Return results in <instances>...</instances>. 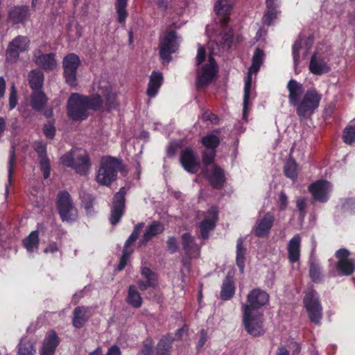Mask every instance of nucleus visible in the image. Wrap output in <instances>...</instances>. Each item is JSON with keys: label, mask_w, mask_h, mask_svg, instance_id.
Segmentation results:
<instances>
[{"label": "nucleus", "mask_w": 355, "mask_h": 355, "mask_svg": "<svg viewBox=\"0 0 355 355\" xmlns=\"http://www.w3.org/2000/svg\"><path fill=\"white\" fill-rule=\"evenodd\" d=\"M179 147V144L177 141H171L167 147L166 153L168 157H173Z\"/></svg>", "instance_id": "nucleus-58"}, {"label": "nucleus", "mask_w": 355, "mask_h": 355, "mask_svg": "<svg viewBox=\"0 0 355 355\" xmlns=\"http://www.w3.org/2000/svg\"><path fill=\"white\" fill-rule=\"evenodd\" d=\"M350 252L341 248L337 250L335 256L337 259L336 268L340 275L349 276L355 271V259L350 258Z\"/></svg>", "instance_id": "nucleus-10"}, {"label": "nucleus", "mask_w": 355, "mask_h": 355, "mask_svg": "<svg viewBox=\"0 0 355 355\" xmlns=\"http://www.w3.org/2000/svg\"><path fill=\"white\" fill-rule=\"evenodd\" d=\"M264 57L263 51L260 49H256L253 57H252V64L250 67L248 73V76L245 80V87H244V96H243V114L245 115L247 112V109L248 106V102L250 98V93L252 83V73H257L259 70L260 66L262 64L263 60Z\"/></svg>", "instance_id": "nucleus-7"}, {"label": "nucleus", "mask_w": 355, "mask_h": 355, "mask_svg": "<svg viewBox=\"0 0 355 355\" xmlns=\"http://www.w3.org/2000/svg\"><path fill=\"white\" fill-rule=\"evenodd\" d=\"M23 244L28 252H32L38 248L39 234L37 231H33L23 241Z\"/></svg>", "instance_id": "nucleus-39"}, {"label": "nucleus", "mask_w": 355, "mask_h": 355, "mask_svg": "<svg viewBox=\"0 0 355 355\" xmlns=\"http://www.w3.org/2000/svg\"><path fill=\"white\" fill-rule=\"evenodd\" d=\"M164 230V224L157 220L153 221L146 227L142 240L140 241V245H145L153 237L162 234Z\"/></svg>", "instance_id": "nucleus-25"}, {"label": "nucleus", "mask_w": 355, "mask_h": 355, "mask_svg": "<svg viewBox=\"0 0 355 355\" xmlns=\"http://www.w3.org/2000/svg\"><path fill=\"white\" fill-rule=\"evenodd\" d=\"M302 48V40L300 39L297 40L292 47V53L294 60V64L297 66L300 61V51Z\"/></svg>", "instance_id": "nucleus-49"}, {"label": "nucleus", "mask_w": 355, "mask_h": 355, "mask_svg": "<svg viewBox=\"0 0 355 355\" xmlns=\"http://www.w3.org/2000/svg\"><path fill=\"white\" fill-rule=\"evenodd\" d=\"M215 157V150L206 149L202 153V162L205 165H209L214 161Z\"/></svg>", "instance_id": "nucleus-51"}, {"label": "nucleus", "mask_w": 355, "mask_h": 355, "mask_svg": "<svg viewBox=\"0 0 355 355\" xmlns=\"http://www.w3.org/2000/svg\"><path fill=\"white\" fill-rule=\"evenodd\" d=\"M209 180L214 188H220L225 181L223 170L220 167L215 166L212 173L209 177Z\"/></svg>", "instance_id": "nucleus-36"}, {"label": "nucleus", "mask_w": 355, "mask_h": 355, "mask_svg": "<svg viewBox=\"0 0 355 355\" xmlns=\"http://www.w3.org/2000/svg\"><path fill=\"white\" fill-rule=\"evenodd\" d=\"M173 338L171 336H164L158 343L155 355H170L171 343Z\"/></svg>", "instance_id": "nucleus-37"}, {"label": "nucleus", "mask_w": 355, "mask_h": 355, "mask_svg": "<svg viewBox=\"0 0 355 355\" xmlns=\"http://www.w3.org/2000/svg\"><path fill=\"white\" fill-rule=\"evenodd\" d=\"M234 292L235 287L234 282L230 277L227 276L223 282L220 297L223 300H230L234 295Z\"/></svg>", "instance_id": "nucleus-34"}, {"label": "nucleus", "mask_w": 355, "mask_h": 355, "mask_svg": "<svg viewBox=\"0 0 355 355\" xmlns=\"http://www.w3.org/2000/svg\"><path fill=\"white\" fill-rule=\"evenodd\" d=\"M232 32L230 31L228 32L224 33L223 35L221 40L219 41L221 48L223 50L227 51L230 49L232 43Z\"/></svg>", "instance_id": "nucleus-47"}, {"label": "nucleus", "mask_w": 355, "mask_h": 355, "mask_svg": "<svg viewBox=\"0 0 355 355\" xmlns=\"http://www.w3.org/2000/svg\"><path fill=\"white\" fill-rule=\"evenodd\" d=\"M144 223H140L136 225L134 227L132 233L128 237L127 241L125 243L124 248L128 250V248L130 245H132L138 238L141 229L144 227Z\"/></svg>", "instance_id": "nucleus-45"}, {"label": "nucleus", "mask_w": 355, "mask_h": 355, "mask_svg": "<svg viewBox=\"0 0 355 355\" xmlns=\"http://www.w3.org/2000/svg\"><path fill=\"white\" fill-rule=\"evenodd\" d=\"M180 162L184 170L189 173H196L199 169L198 155L191 148H186L181 152Z\"/></svg>", "instance_id": "nucleus-16"}, {"label": "nucleus", "mask_w": 355, "mask_h": 355, "mask_svg": "<svg viewBox=\"0 0 355 355\" xmlns=\"http://www.w3.org/2000/svg\"><path fill=\"white\" fill-rule=\"evenodd\" d=\"M202 119L204 121H209L214 124H216L218 121L217 116L209 111L205 112L202 114Z\"/></svg>", "instance_id": "nucleus-61"}, {"label": "nucleus", "mask_w": 355, "mask_h": 355, "mask_svg": "<svg viewBox=\"0 0 355 355\" xmlns=\"http://www.w3.org/2000/svg\"><path fill=\"white\" fill-rule=\"evenodd\" d=\"M123 171L121 159L107 157L102 158L96 180L101 185L109 186L116 179L117 172Z\"/></svg>", "instance_id": "nucleus-2"}, {"label": "nucleus", "mask_w": 355, "mask_h": 355, "mask_svg": "<svg viewBox=\"0 0 355 355\" xmlns=\"http://www.w3.org/2000/svg\"><path fill=\"white\" fill-rule=\"evenodd\" d=\"M30 40L26 36L18 35L8 44L6 50V59L14 62L19 58V53L27 51L29 48Z\"/></svg>", "instance_id": "nucleus-13"}, {"label": "nucleus", "mask_w": 355, "mask_h": 355, "mask_svg": "<svg viewBox=\"0 0 355 355\" xmlns=\"http://www.w3.org/2000/svg\"><path fill=\"white\" fill-rule=\"evenodd\" d=\"M57 208L62 221L72 222L78 218V210L73 203L70 194L67 191L58 193Z\"/></svg>", "instance_id": "nucleus-5"}, {"label": "nucleus", "mask_w": 355, "mask_h": 355, "mask_svg": "<svg viewBox=\"0 0 355 355\" xmlns=\"http://www.w3.org/2000/svg\"><path fill=\"white\" fill-rule=\"evenodd\" d=\"M287 89L289 93L288 100L290 104L296 106L299 103L298 100L300 97L304 92L302 85L297 82L295 80L291 79L287 84Z\"/></svg>", "instance_id": "nucleus-28"}, {"label": "nucleus", "mask_w": 355, "mask_h": 355, "mask_svg": "<svg viewBox=\"0 0 355 355\" xmlns=\"http://www.w3.org/2000/svg\"><path fill=\"white\" fill-rule=\"evenodd\" d=\"M301 236L295 234L289 241L287 246L288 257L291 263L297 261L300 257Z\"/></svg>", "instance_id": "nucleus-27"}, {"label": "nucleus", "mask_w": 355, "mask_h": 355, "mask_svg": "<svg viewBox=\"0 0 355 355\" xmlns=\"http://www.w3.org/2000/svg\"><path fill=\"white\" fill-rule=\"evenodd\" d=\"M297 165L293 159H288L284 165V173L286 177L294 180L297 177Z\"/></svg>", "instance_id": "nucleus-43"}, {"label": "nucleus", "mask_w": 355, "mask_h": 355, "mask_svg": "<svg viewBox=\"0 0 355 355\" xmlns=\"http://www.w3.org/2000/svg\"><path fill=\"white\" fill-rule=\"evenodd\" d=\"M126 195V189L121 187L116 192L113 198L112 205L110 210V222L112 225H115L119 223L125 212V197Z\"/></svg>", "instance_id": "nucleus-11"}, {"label": "nucleus", "mask_w": 355, "mask_h": 355, "mask_svg": "<svg viewBox=\"0 0 355 355\" xmlns=\"http://www.w3.org/2000/svg\"><path fill=\"white\" fill-rule=\"evenodd\" d=\"M94 198L91 195H87L85 196L83 200V205L85 209L87 214H92L94 212Z\"/></svg>", "instance_id": "nucleus-50"}, {"label": "nucleus", "mask_w": 355, "mask_h": 355, "mask_svg": "<svg viewBox=\"0 0 355 355\" xmlns=\"http://www.w3.org/2000/svg\"><path fill=\"white\" fill-rule=\"evenodd\" d=\"M28 16V8L26 6L13 8L8 14V19L12 24L23 23Z\"/></svg>", "instance_id": "nucleus-31"}, {"label": "nucleus", "mask_w": 355, "mask_h": 355, "mask_svg": "<svg viewBox=\"0 0 355 355\" xmlns=\"http://www.w3.org/2000/svg\"><path fill=\"white\" fill-rule=\"evenodd\" d=\"M92 315V307L85 306L76 307L73 311V326L76 329L82 328Z\"/></svg>", "instance_id": "nucleus-21"}, {"label": "nucleus", "mask_w": 355, "mask_h": 355, "mask_svg": "<svg viewBox=\"0 0 355 355\" xmlns=\"http://www.w3.org/2000/svg\"><path fill=\"white\" fill-rule=\"evenodd\" d=\"M275 217L270 212H267L263 218L257 223L254 232L257 237L263 238L268 236L272 227Z\"/></svg>", "instance_id": "nucleus-24"}, {"label": "nucleus", "mask_w": 355, "mask_h": 355, "mask_svg": "<svg viewBox=\"0 0 355 355\" xmlns=\"http://www.w3.org/2000/svg\"><path fill=\"white\" fill-rule=\"evenodd\" d=\"M177 35L175 31H169L162 39L159 44V54L161 58L167 62L171 60V55L175 53L178 49L176 42Z\"/></svg>", "instance_id": "nucleus-14"}, {"label": "nucleus", "mask_w": 355, "mask_h": 355, "mask_svg": "<svg viewBox=\"0 0 355 355\" xmlns=\"http://www.w3.org/2000/svg\"><path fill=\"white\" fill-rule=\"evenodd\" d=\"M309 70L315 75H322L328 73L330 68L323 58L313 54L311 58Z\"/></svg>", "instance_id": "nucleus-29"}, {"label": "nucleus", "mask_w": 355, "mask_h": 355, "mask_svg": "<svg viewBox=\"0 0 355 355\" xmlns=\"http://www.w3.org/2000/svg\"><path fill=\"white\" fill-rule=\"evenodd\" d=\"M297 209L302 217H304L306 213V201L304 198H298L296 202Z\"/></svg>", "instance_id": "nucleus-60"}, {"label": "nucleus", "mask_w": 355, "mask_h": 355, "mask_svg": "<svg viewBox=\"0 0 355 355\" xmlns=\"http://www.w3.org/2000/svg\"><path fill=\"white\" fill-rule=\"evenodd\" d=\"M269 301V295L263 290L254 288L247 296V303L242 304V311H255L266 305Z\"/></svg>", "instance_id": "nucleus-12"}, {"label": "nucleus", "mask_w": 355, "mask_h": 355, "mask_svg": "<svg viewBox=\"0 0 355 355\" xmlns=\"http://www.w3.org/2000/svg\"><path fill=\"white\" fill-rule=\"evenodd\" d=\"M205 60V49L201 46L198 45V53L196 55V64L199 65Z\"/></svg>", "instance_id": "nucleus-62"}, {"label": "nucleus", "mask_w": 355, "mask_h": 355, "mask_svg": "<svg viewBox=\"0 0 355 355\" xmlns=\"http://www.w3.org/2000/svg\"><path fill=\"white\" fill-rule=\"evenodd\" d=\"M322 98L315 89H308L303 96L300 102L296 105L297 114L301 119H307L311 116L318 107Z\"/></svg>", "instance_id": "nucleus-4"}, {"label": "nucleus", "mask_w": 355, "mask_h": 355, "mask_svg": "<svg viewBox=\"0 0 355 355\" xmlns=\"http://www.w3.org/2000/svg\"><path fill=\"white\" fill-rule=\"evenodd\" d=\"M141 275L146 279L148 285H156L157 276L150 268L147 267L142 268Z\"/></svg>", "instance_id": "nucleus-48"}, {"label": "nucleus", "mask_w": 355, "mask_h": 355, "mask_svg": "<svg viewBox=\"0 0 355 355\" xmlns=\"http://www.w3.org/2000/svg\"><path fill=\"white\" fill-rule=\"evenodd\" d=\"M201 142L206 149L216 150L220 144V139L217 136L209 134L203 137Z\"/></svg>", "instance_id": "nucleus-42"}, {"label": "nucleus", "mask_w": 355, "mask_h": 355, "mask_svg": "<svg viewBox=\"0 0 355 355\" xmlns=\"http://www.w3.org/2000/svg\"><path fill=\"white\" fill-rule=\"evenodd\" d=\"M37 151L40 153V168L41 170L43 172V176L44 179H47L50 175V164H49V159L46 156V155H43L44 152V147L40 146L38 147L37 149Z\"/></svg>", "instance_id": "nucleus-41"}, {"label": "nucleus", "mask_w": 355, "mask_h": 355, "mask_svg": "<svg viewBox=\"0 0 355 355\" xmlns=\"http://www.w3.org/2000/svg\"><path fill=\"white\" fill-rule=\"evenodd\" d=\"M163 81V76L161 73L153 71L150 76V80L148 85L146 91L147 95L150 98H153L156 96L160 88Z\"/></svg>", "instance_id": "nucleus-30"}, {"label": "nucleus", "mask_w": 355, "mask_h": 355, "mask_svg": "<svg viewBox=\"0 0 355 355\" xmlns=\"http://www.w3.org/2000/svg\"><path fill=\"white\" fill-rule=\"evenodd\" d=\"M218 219V209L215 207H211L205 213V218L199 225L201 236L202 239H208L209 234L214 229Z\"/></svg>", "instance_id": "nucleus-17"}, {"label": "nucleus", "mask_w": 355, "mask_h": 355, "mask_svg": "<svg viewBox=\"0 0 355 355\" xmlns=\"http://www.w3.org/2000/svg\"><path fill=\"white\" fill-rule=\"evenodd\" d=\"M60 344V339L54 331H51L45 337L40 355H54L55 349Z\"/></svg>", "instance_id": "nucleus-23"}, {"label": "nucleus", "mask_w": 355, "mask_h": 355, "mask_svg": "<svg viewBox=\"0 0 355 355\" xmlns=\"http://www.w3.org/2000/svg\"><path fill=\"white\" fill-rule=\"evenodd\" d=\"M60 159L64 166L73 168L80 175L87 174L89 169V157L83 149L73 150L62 155Z\"/></svg>", "instance_id": "nucleus-3"}, {"label": "nucleus", "mask_w": 355, "mask_h": 355, "mask_svg": "<svg viewBox=\"0 0 355 355\" xmlns=\"http://www.w3.org/2000/svg\"><path fill=\"white\" fill-rule=\"evenodd\" d=\"M28 83L33 90H40L44 81V74L40 69H33L30 71Z\"/></svg>", "instance_id": "nucleus-33"}, {"label": "nucleus", "mask_w": 355, "mask_h": 355, "mask_svg": "<svg viewBox=\"0 0 355 355\" xmlns=\"http://www.w3.org/2000/svg\"><path fill=\"white\" fill-rule=\"evenodd\" d=\"M127 0H116V10L118 14V21L123 23L127 17Z\"/></svg>", "instance_id": "nucleus-44"}, {"label": "nucleus", "mask_w": 355, "mask_h": 355, "mask_svg": "<svg viewBox=\"0 0 355 355\" xmlns=\"http://www.w3.org/2000/svg\"><path fill=\"white\" fill-rule=\"evenodd\" d=\"M246 249L243 247V239L239 238L236 241V264L241 272H243L245 267V255Z\"/></svg>", "instance_id": "nucleus-38"}, {"label": "nucleus", "mask_w": 355, "mask_h": 355, "mask_svg": "<svg viewBox=\"0 0 355 355\" xmlns=\"http://www.w3.org/2000/svg\"><path fill=\"white\" fill-rule=\"evenodd\" d=\"M130 253H131V251L129 252L126 249H123V255H122V257L120 259V262H119V264L118 266V270H123L125 268V265L127 263V261L128 259V257H129Z\"/></svg>", "instance_id": "nucleus-57"}, {"label": "nucleus", "mask_w": 355, "mask_h": 355, "mask_svg": "<svg viewBox=\"0 0 355 355\" xmlns=\"http://www.w3.org/2000/svg\"><path fill=\"white\" fill-rule=\"evenodd\" d=\"M55 127L52 124L49 123V124L44 125V132L45 136L46 137H48L49 139L53 138V137L55 135Z\"/></svg>", "instance_id": "nucleus-63"}, {"label": "nucleus", "mask_w": 355, "mask_h": 355, "mask_svg": "<svg viewBox=\"0 0 355 355\" xmlns=\"http://www.w3.org/2000/svg\"><path fill=\"white\" fill-rule=\"evenodd\" d=\"M182 248L189 259L198 258L200 254V246L195 241L194 237L189 233H184L181 236Z\"/></svg>", "instance_id": "nucleus-20"}, {"label": "nucleus", "mask_w": 355, "mask_h": 355, "mask_svg": "<svg viewBox=\"0 0 355 355\" xmlns=\"http://www.w3.org/2000/svg\"><path fill=\"white\" fill-rule=\"evenodd\" d=\"M153 342L150 340H147L141 351V355H153Z\"/></svg>", "instance_id": "nucleus-59"}, {"label": "nucleus", "mask_w": 355, "mask_h": 355, "mask_svg": "<svg viewBox=\"0 0 355 355\" xmlns=\"http://www.w3.org/2000/svg\"><path fill=\"white\" fill-rule=\"evenodd\" d=\"M96 95H99L101 98L102 99L101 96H105V104L108 109L115 108L117 103L116 100V94L112 92V84L107 81L104 78H101L98 83V94Z\"/></svg>", "instance_id": "nucleus-19"}, {"label": "nucleus", "mask_w": 355, "mask_h": 355, "mask_svg": "<svg viewBox=\"0 0 355 355\" xmlns=\"http://www.w3.org/2000/svg\"><path fill=\"white\" fill-rule=\"evenodd\" d=\"M167 250L173 254L178 251V245L177 239L174 236H170L166 241Z\"/></svg>", "instance_id": "nucleus-56"}, {"label": "nucleus", "mask_w": 355, "mask_h": 355, "mask_svg": "<svg viewBox=\"0 0 355 355\" xmlns=\"http://www.w3.org/2000/svg\"><path fill=\"white\" fill-rule=\"evenodd\" d=\"M102 106L103 100L99 95L88 96L73 93L67 101V115L72 121H83L89 116L90 110H97Z\"/></svg>", "instance_id": "nucleus-1"}, {"label": "nucleus", "mask_w": 355, "mask_h": 355, "mask_svg": "<svg viewBox=\"0 0 355 355\" xmlns=\"http://www.w3.org/2000/svg\"><path fill=\"white\" fill-rule=\"evenodd\" d=\"M277 11L276 9H267L263 17V23L267 25H270L273 20L276 18Z\"/></svg>", "instance_id": "nucleus-54"}, {"label": "nucleus", "mask_w": 355, "mask_h": 355, "mask_svg": "<svg viewBox=\"0 0 355 355\" xmlns=\"http://www.w3.org/2000/svg\"><path fill=\"white\" fill-rule=\"evenodd\" d=\"M216 73V64L212 57H209V63L206 64L198 74L197 84L198 87L204 86L210 82Z\"/></svg>", "instance_id": "nucleus-22"}, {"label": "nucleus", "mask_w": 355, "mask_h": 355, "mask_svg": "<svg viewBox=\"0 0 355 355\" xmlns=\"http://www.w3.org/2000/svg\"><path fill=\"white\" fill-rule=\"evenodd\" d=\"M309 275L313 282H318L320 279V267L314 263H311L309 270Z\"/></svg>", "instance_id": "nucleus-52"}, {"label": "nucleus", "mask_w": 355, "mask_h": 355, "mask_svg": "<svg viewBox=\"0 0 355 355\" xmlns=\"http://www.w3.org/2000/svg\"><path fill=\"white\" fill-rule=\"evenodd\" d=\"M309 190L315 200L324 202L328 200L331 185L327 180H318L311 184Z\"/></svg>", "instance_id": "nucleus-18"}, {"label": "nucleus", "mask_w": 355, "mask_h": 355, "mask_svg": "<svg viewBox=\"0 0 355 355\" xmlns=\"http://www.w3.org/2000/svg\"><path fill=\"white\" fill-rule=\"evenodd\" d=\"M55 55L53 53H44L40 48L33 51V61L38 67L44 71H51L57 66Z\"/></svg>", "instance_id": "nucleus-15"}, {"label": "nucleus", "mask_w": 355, "mask_h": 355, "mask_svg": "<svg viewBox=\"0 0 355 355\" xmlns=\"http://www.w3.org/2000/svg\"><path fill=\"white\" fill-rule=\"evenodd\" d=\"M17 104V89L14 83L12 84L10 89L9 106L13 109Z\"/></svg>", "instance_id": "nucleus-53"}, {"label": "nucleus", "mask_w": 355, "mask_h": 355, "mask_svg": "<svg viewBox=\"0 0 355 355\" xmlns=\"http://www.w3.org/2000/svg\"><path fill=\"white\" fill-rule=\"evenodd\" d=\"M288 205V198L284 191H281L279 193V209L284 210Z\"/></svg>", "instance_id": "nucleus-64"}, {"label": "nucleus", "mask_w": 355, "mask_h": 355, "mask_svg": "<svg viewBox=\"0 0 355 355\" xmlns=\"http://www.w3.org/2000/svg\"><path fill=\"white\" fill-rule=\"evenodd\" d=\"M35 353L36 349L31 340L26 338H24L20 340L18 345L19 355H35Z\"/></svg>", "instance_id": "nucleus-40"}, {"label": "nucleus", "mask_w": 355, "mask_h": 355, "mask_svg": "<svg viewBox=\"0 0 355 355\" xmlns=\"http://www.w3.org/2000/svg\"><path fill=\"white\" fill-rule=\"evenodd\" d=\"M234 0H218L214 10L218 15L221 16L220 21L223 26H225L229 21L228 15L232 8Z\"/></svg>", "instance_id": "nucleus-26"}, {"label": "nucleus", "mask_w": 355, "mask_h": 355, "mask_svg": "<svg viewBox=\"0 0 355 355\" xmlns=\"http://www.w3.org/2000/svg\"><path fill=\"white\" fill-rule=\"evenodd\" d=\"M126 302L134 308H139L142 304V298L135 286H130Z\"/></svg>", "instance_id": "nucleus-35"}, {"label": "nucleus", "mask_w": 355, "mask_h": 355, "mask_svg": "<svg viewBox=\"0 0 355 355\" xmlns=\"http://www.w3.org/2000/svg\"><path fill=\"white\" fill-rule=\"evenodd\" d=\"M80 64V60L75 53H69L63 59L64 76L66 83L70 86L75 87L77 85V70Z\"/></svg>", "instance_id": "nucleus-9"}, {"label": "nucleus", "mask_w": 355, "mask_h": 355, "mask_svg": "<svg viewBox=\"0 0 355 355\" xmlns=\"http://www.w3.org/2000/svg\"><path fill=\"white\" fill-rule=\"evenodd\" d=\"M15 162V147H12V149L10 152V157L8 161V180L10 182L12 174L14 170V164Z\"/></svg>", "instance_id": "nucleus-55"}, {"label": "nucleus", "mask_w": 355, "mask_h": 355, "mask_svg": "<svg viewBox=\"0 0 355 355\" xmlns=\"http://www.w3.org/2000/svg\"><path fill=\"white\" fill-rule=\"evenodd\" d=\"M303 302L310 320L315 324L320 325L322 318V306L318 293L313 290L307 292Z\"/></svg>", "instance_id": "nucleus-6"}, {"label": "nucleus", "mask_w": 355, "mask_h": 355, "mask_svg": "<svg viewBox=\"0 0 355 355\" xmlns=\"http://www.w3.org/2000/svg\"><path fill=\"white\" fill-rule=\"evenodd\" d=\"M344 142L347 144H352L355 141V126H347L343 132Z\"/></svg>", "instance_id": "nucleus-46"}, {"label": "nucleus", "mask_w": 355, "mask_h": 355, "mask_svg": "<svg viewBox=\"0 0 355 355\" xmlns=\"http://www.w3.org/2000/svg\"><path fill=\"white\" fill-rule=\"evenodd\" d=\"M48 98L40 90H33L31 98V105L36 111H40L46 104Z\"/></svg>", "instance_id": "nucleus-32"}, {"label": "nucleus", "mask_w": 355, "mask_h": 355, "mask_svg": "<svg viewBox=\"0 0 355 355\" xmlns=\"http://www.w3.org/2000/svg\"><path fill=\"white\" fill-rule=\"evenodd\" d=\"M243 321L245 329L250 335L260 336L263 334L262 313L257 311H243Z\"/></svg>", "instance_id": "nucleus-8"}]
</instances>
